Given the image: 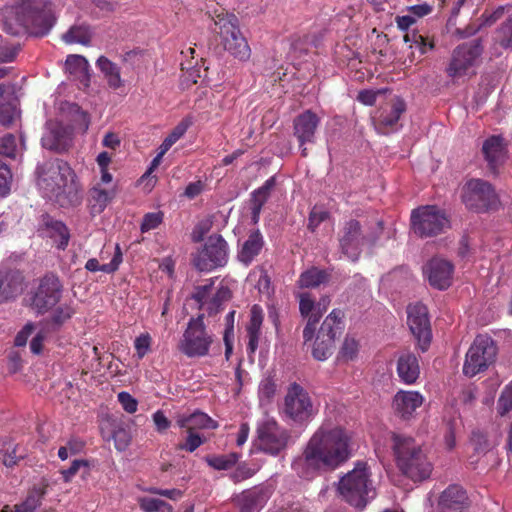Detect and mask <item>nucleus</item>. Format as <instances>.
Here are the masks:
<instances>
[{
	"instance_id": "obj_1",
	"label": "nucleus",
	"mask_w": 512,
	"mask_h": 512,
	"mask_svg": "<svg viewBox=\"0 0 512 512\" xmlns=\"http://www.w3.org/2000/svg\"><path fill=\"white\" fill-rule=\"evenodd\" d=\"M352 457V438L341 426L322 424L310 437L302 454L292 462L301 478L335 471Z\"/></svg>"
},
{
	"instance_id": "obj_2",
	"label": "nucleus",
	"mask_w": 512,
	"mask_h": 512,
	"mask_svg": "<svg viewBox=\"0 0 512 512\" xmlns=\"http://www.w3.org/2000/svg\"><path fill=\"white\" fill-rule=\"evenodd\" d=\"M8 16L4 22L11 35L30 33L44 35L54 23V17L47 0H22L6 9Z\"/></svg>"
},
{
	"instance_id": "obj_3",
	"label": "nucleus",
	"mask_w": 512,
	"mask_h": 512,
	"mask_svg": "<svg viewBox=\"0 0 512 512\" xmlns=\"http://www.w3.org/2000/svg\"><path fill=\"white\" fill-rule=\"evenodd\" d=\"M38 186L50 199L66 198L71 206H78L82 197L74 181L75 174L69 164L60 159L44 162L37 168Z\"/></svg>"
},
{
	"instance_id": "obj_4",
	"label": "nucleus",
	"mask_w": 512,
	"mask_h": 512,
	"mask_svg": "<svg viewBox=\"0 0 512 512\" xmlns=\"http://www.w3.org/2000/svg\"><path fill=\"white\" fill-rule=\"evenodd\" d=\"M392 442L396 466L405 477L413 482H422L430 477L433 464L414 438L393 433Z\"/></svg>"
},
{
	"instance_id": "obj_5",
	"label": "nucleus",
	"mask_w": 512,
	"mask_h": 512,
	"mask_svg": "<svg viewBox=\"0 0 512 512\" xmlns=\"http://www.w3.org/2000/svg\"><path fill=\"white\" fill-rule=\"evenodd\" d=\"M370 476L371 473L367 463L358 461L353 470L340 478L337 490L347 503L362 509L375 496Z\"/></svg>"
},
{
	"instance_id": "obj_6",
	"label": "nucleus",
	"mask_w": 512,
	"mask_h": 512,
	"mask_svg": "<svg viewBox=\"0 0 512 512\" xmlns=\"http://www.w3.org/2000/svg\"><path fill=\"white\" fill-rule=\"evenodd\" d=\"M208 13L220 29L224 49L240 60H247L251 50L239 29L238 18L223 8H217Z\"/></svg>"
},
{
	"instance_id": "obj_7",
	"label": "nucleus",
	"mask_w": 512,
	"mask_h": 512,
	"mask_svg": "<svg viewBox=\"0 0 512 512\" xmlns=\"http://www.w3.org/2000/svg\"><path fill=\"white\" fill-rule=\"evenodd\" d=\"M483 52L484 46L481 38L456 46L446 69L447 75L452 78L475 75V68L480 64Z\"/></svg>"
},
{
	"instance_id": "obj_8",
	"label": "nucleus",
	"mask_w": 512,
	"mask_h": 512,
	"mask_svg": "<svg viewBox=\"0 0 512 512\" xmlns=\"http://www.w3.org/2000/svg\"><path fill=\"white\" fill-rule=\"evenodd\" d=\"M461 199L467 209L476 213L496 210L500 206L494 187L479 178L470 179L464 184Z\"/></svg>"
},
{
	"instance_id": "obj_9",
	"label": "nucleus",
	"mask_w": 512,
	"mask_h": 512,
	"mask_svg": "<svg viewBox=\"0 0 512 512\" xmlns=\"http://www.w3.org/2000/svg\"><path fill=\"white\" fill-rule=\"evenodd\" d=\"M290 437L287 429L267 416L257 422L254 445L263 453L277 456L287 448Z\"/></svg>"
},
{
	"instance_id": "obj_10",
	"label": "nucleus",
	"mask_w": 512,
	"mask_h": 512,
	"mask_svg": "<svg viewBox=\"0 0 512 512\" xmlns=\"http://www.w3.org/2000/svg\"><path fill=\"white\" fill-rule=\"evenodd\" d=\"M344 313L333 309L322 322L312 347V356L318 361L328 359L334 350L335 340L344 330Z\"/></svg>"
},
{
	"instance_id": "obj_11",
	"label": "nucleus",
	"mask_w": 512,
	"mask_h": 512,
	"mask_svg": "<svg viewBox=\"0 0 512 512\" xmlns=\"http://www.w3.org/2000/svg\"><path fill=\"white\" fill-rule=\"evenodd\" d=\"M498 348L495 341L487 334H479L468 349L463 364V373L473 377L488 369L497 356Z\"/></svg>"
},
{
	"instance_id": "obj_12",
	"label": "nucleus",
	"mask_w": 512,
	"mask_h": 512,
	"mask_svg": "<svg viewBox=\"0 0 512 512\" xmlns=\"http://www.w3.org/2000/svg\"><path fill=\"white\" fill-rule=\"evenodd\" d=\"M212 343L213 335L207 331L204 315L201 314L189 319L179 342V350L190 358L204 357L209 353Z\"/></svg>"
},
{
	"instance_id": "obj_13",
	"label": "nucleus",
	"mask_w": 512,
	"mask_h": 512,
	"mask_svg": "<svg viewBox=\"0 0 512 512\" xmlns=\"http://www.w3.org/2000/svg\"><path fill=\"white\" fill-rule=\"evenodd\" d=\"M411 228L420 237H433L449 228V220L444 212L436 205L420 206L412 210Z\"/></svg>"
},
{
	"instance_id": "obj_14",
	"label": "nucleus",
	"mask_w": 512,
	"mask_h": 512,
	"mask_svg": "<svg viewBox=\"0 0 512 512\" xmlns=\"http://www.w3.org/2000/svg\"><path fill=\"white\" fill-rule=\"evenodd\" d=\"M228 244L225 239L219 235L208 237L203 248L193 257V265L201 272H209L227 263Z\"/></svg>"
},
{
	"instance_id": "obj_15",
	"label": "nucleus",
	"mask_w": 512,
	"mask_h": 512,
	"mask_svg": "<svg viewBox=\"0 0 512 512\" xmlns=\"http://www.w3.org/2000/svg\"><path fill=\"white\" fill-rule=\"evenodd\" d=\"M62 284L54 274H46L30 298V307L38 314H44L61 299Z\"/></svg>"
},
{
	"instance_id": "obj_16",
	"label": "nucleus",
	"mask_w": 512,
	"mask_h": 512,
	"mask_svg": "<svg viewBox=\"0 0 512 512\" xmlns=\"http://www.w3.org/2000/svg\"><path fill=\"white\" fill-rule=\"evenodd\" d=\"M338 241L341 252L355 262L358 260L364 244L366 242L374 243L376 238L369 239L363 233L360 222L356 219H350L343 224Z\"/></svg>"
},
{
	"instance_id": "obj_17",
	"label": "nucleus",
	"mask_w": 512,
	"mask_h": 512,
	"mask_svg": "<svg viewBox=\"0 0 512 512\" xmlns=\"http://www.w3.org/2000/svg\"><path fill=\"white\" fill-rule=\"evenodd\" d=\"M284 412L295 422L302 423L313 414V404L308 392L298 383L289 385L284 400Z\"/></svg>"
},
{
	"instance_id": "obj_18",
	"label": "nucleus",
	"mask_w": 512,
	"mask_h": 512,
	"mask_svg": "<svg viewBox=\"0 0 512 512\" xmlns=\"http://www.w3.org/2000/svg\"><path fill=\"white\" fill-rule=\"evenodd\" d=\"M407 323L422 352H426L432 340V330L427 307L422 303L409 305Z\"/></svg>"
},
{
	"instance_id": "obj_19",
	"label": "nucleus",
	"mask_w": 512,
	"mask_h": 512,
	"mask_svg": "<svg viewBox=\"0 0 512 512\" xmlns=\"http://www.w3.org/2000/svg\"><path fill=\"white\" fill-rule=\"evenodd\" d=\"M72 141V129L67 125L57 120H49L46 123V132L41 139L45 149L59 153L65 152L71 147Z\"/></svg>"
},
{
	"instance_id": "obj_20",
	"label": "nucleus",
	"mask_w": 512,
	"mask_h": 512,
	"mask_svg": "<svg viewBox=\"0 0 512 512\" xmlns=\"http://www.w3.org/2000/svg\"><path fill=\"white\" fill-rule=\"evenodd\" d=\"M319 124L320 118L311 110H305L294 118V136L299 142L302 157L308 156V149L305 147V144L314 143Z\"/></svg>"
},
{
	"instance_id": "obj_21",
	"label": "nucleus",
	"mask_w": 512,
	"mask_h": 512,
	"mask_svg": "<svg viewBox=\"0 0 512 512\" xmlns=\"http://www.w3.org/2000/svg\"><path fill=\"white\" fill-rule=\"evenodd\" d=\"M423 272L432 287L438 290H445L452 283L454 265L447 259L433 257L426 263Z\"/></svg>"
},
{
	"instance_id": "obj_22",
	"label": "nucleus",
	"mask_w": 512,
	"mask_h": 512,
	"mask_svg": "<svg viewBox=\"0 0 512 512\" xmlns=\"http://www.w3.org/2000/svg\"><path fill=\"white\" fill-rule=\"evenodd\" d=\"M24 279L20 270L0 267V304L16 299L23 292Z\"/></svg>"
},
{
	"instance_id": "obj_23",
	"label": "nucleus",
	"mask_w": 512,
	"mask_h": 512,
	"mask_svg": "<svg viewBox=\"0 0 512 512\" xmlns=\"http://www.w3.org/2000/svg\"><path fill=\"white\" fill-rule=\"evenodd\" d=\"M271 494V490L264 486H255L244 490L235 498L239 512H260Z\"/></svg>"
},
{
	"instance_id": "obj_24",
	"label": "nucleus",
	"mask_w": 512,
	"mask_h": 512,
	"mask_svg": "<svg viewBox=\"0 0 512 512\" xmlns=\"http://www.w3.org/2000/svg\"><path fill=\"white\" fill-rule=\"evenodd\" d=\"M424 397L417 391H398L392 401V407L400 418L409 420L423 404Z\"/></svg>"
},
{
	"instance_id": "obj_25",
	"label": "nucleus",
	"mask_w": 512,
	"mask_h": 512,
	"mask_svg": "<svg viewBox=\"0 0 512 512\" xmlns=\"http://www.w3.org/2000/svg\"><path fill=\"white\" fill-rule=\"evenodd\" d=\"M482 153L491 173L497 174L498 168L505 162L507 157L504 139L501 136H490L483 143Z\"/></svg>"
},
{
	"instance_id": "obj_26",
	"label": "nucleus",
	"mask_w": 512,
	"mask_h": 512,
	"mask_svg": "<svg viewBox=\"0 0 512 512\" xmlns=\"http://www.w3.org/2000/svg\"><path fill=\"white\" fill-rule=\"evenodd\" d=\"M441 512H460L468 505L466 491L457 484L449 485L438 501Z\"/></svg>"
},
{
	"instance_id": "obj_27",
	"label": "nucleus",
	"mask_w": 512,
	"mask_h": 512,
	"mask_svg": "<svg viewBox=\"0 0 512 512\" xmlns=\"http://www.w3.org/2000/svg\"><path fill=\"white\" fill-rule=\"evenodd\" d=\"M397 374L400 380L407 384H414L420 375L418 358L410 351H403L397 359Z\"/></svg>"
},
{
	"instance_id": "obj_28",
	"label": "nucleus",
	"mask_w": 512,
	"mask_h": 512,
	"mask_svg": "<svg viewBox=\"0 0 512 512\" xmlns=\"http://www.w3.org/2000/svg\"><path fill=\"white\" fill-rule=\"evenodd\" d=\"M115 197L113 190L100 187V183L93 185L87 193V207L92 216L101 214L111 200Z\"/></svg>"
},
{
	"instance_id": "obj_29",
	"label": "nucleus",
	"mask_w": 512,
	"mask_h": 512,
	"mask_svg": "<svg viewBox=\"0 0 512 512\" xmlns=\"http://www.w3.org/2000/svg\"><path fill=\"white\" fill-rule=\"evenodd\" d=\"M263 319L262 308L259 305H253L250 310V320L246 327L248 337L247 353L249 355L254 354L258 348Z\"/></svg>"
},
{
	"instance_id": "obj_30",
	"label": "nucleus",
	"mask_w": 512,
	"mask_h": 512,
	"mask_svg": "<svg viewBox=\"0 0 512 512\" xmlns=\"http://www.w3.org/2000/svg\"><path fill=\"white\" fill-rule=\"evenodd\" d=\"M275 185L276 178L275 176H271L263 183L261 187L252 192L250 199V209L252 214V221L254 223H257L259 221L262 208L268 201Z\"/></svg>"
},
{
	"instance_id": "obj_31",
	"label": "nucleus",
	"mask_w": 512,
	"mask_h": 512,
	"mask_svg": "<svg viewBox=\"0 0 512 512\" xmlns=\"http://www.w3.org/2000/svg\"><path fill=\"white\" fill-rule=\"evenodd\" d=\"M46 488L47 484L34 486L28 491L24 501L14 505L13 508H11L9 505H5L1 512H35V510L42 503V500L46 494Z\"/></svg>"
},
{
	"instance_id": "obj_32",
	"label": "nucleus",
	"mask_w": 512,
	"mask_h": 512,
	"mask_svg": "<svg viewBox=\"0 0 512 512\" xmlns=\"http://www.w3.org/2000/svg\"><path fill=\"white\" fill-rule=\"evenodd\" d=\"M177 425L185 428L187 431H195L196 429H215L218 424L206 413L195 411L189 415L182 414L177 417Z\"/></svg>"
},
{
	"instance_id": "obj_33",
	"label": "nucleus",
	"mask_w": 512,
	"mask_h": 512,
	"mask_svg": "<svg viewBox=\"0 0 512 512\" xmlns=\"http://www.w3.org/2000/svg\"><path fill=\"white\" fill-rule=\"evenodd\" d=\"M406 105L401 99L394 100L388 109H383L379 115V128L383 133L393 131L401 117L405 112Z\"/></svg>"
},
{
	"instance_id": "obj_34",
	"label": "nucleus",
	"mask_w": 512,
	"mask_h": 512,
	"mask_svg": "<svg viewBox=\"0 0 512 512\" xmlns=\"http://www.w3.org/2000/svg\"><path fill=\"white\" fill-rule=\"evenodd\" d=\"M264 239L259 230L251 231L239 251L238 258L245 265H249L263 249Z\"/></svg>"
},
{
	"instance_id": "obj_35",
	"label": "nucleus",
	"mask_w": 512,
	"mask_h": 512,
	"mask_svg": "<svg viewBox=\"0 0 512 512\" xmlns=\"http://www.w3.org/2000/svg\"><path fill=\"white\" fill-rule=\"evenodd\" d=\"M43 225L45 226L48 235L54 240L58 249L64 250L69 243L70 233L67 226L62 222L53 219L49 215L43 217Z\"/></svg>"
},
{
	"instance_id": "obj_36",
	"label": "nucleus",
	"mask_w": 512,
	"mask_h": 512,
	"mask_svg": "<svg viewBox=\"0 0 512 512\" xmlns=\"http://www.w3.org/2000/svg\"><path fill=\"white\" fill-rule=\"evenodd\" d=\"M66 71L74 76L76 79H79L80 82L84 86H88L89 84V73L88 68L89 64L87 59L81 55H68L65 61Z\"/></svg>"
},
{
	"instance_id": "obj_37",
	"label": "nucleus",
	"mask_w": 512,
	"mask_h": 512,
	"mask_svg": "<svg viewBox=\"0 0 512 512\" xmlns=\"http://www.w3.org/2000/svg\"><path fill=\"white\" fill-rule=\"evenodd\" d=\"M96 66L104 75L110 88L116 90L123 86L118 65L105 56H100L96 61Z\"/></svg>"
},
{
	"instance_id": "obj_38",
	"label": "nucleus",
	"mask_w": 512,
	"mask_h": 512,
	"mask_svg": "<svg viewBox=\"0 0 512 512\" xmlns=\"http://www.w3.org/2000/svg\"><path fill=\"white\" fill-rule=\"evenodd\" d=\"M329 278L330 274L326 270L312 267L300 274L297 283L300 288H316L328 282Z\"/></svg>"
},
{
	"instance_id": "obj_39",
	"label": "nucleus",
	"mask_w": 512,
	"mask_h": 512,
	"mask_svg": "<svg viewBox=\"0 0 512 512\" xmlns=\"http://www.w3.org/2000/svg\"><path fill=\"white\" fill-rule=\"evenodd\" d=\"M330 301L331 300L329 296L321 297L316 305L317 312H315V314H311L310 317L308 318L303 330V339L305 344L314 338L317 324L323 312L327 310Z\"/></svg>"
},
{
	"instance_id": "obj_40",
	"label": "nucleus",
	"mask_w": 512,
	"mask_h": 512,
	"mask_svg": "<svg viewBox=\"0 0 512 512\" xmlns=\"http://www.w3.org/2000/svg\"><path fill=\"white\" fill-rule=\"evenodd\" d=\"M68 113L70 114V123L66 124L74 131L85 133L90 124V117L87 112L83 111L77 104H68Z\"/></svg>"
},
{
	"instance_id": "obj_41",
	"label": "nucleus",
	"mask_w": 512,
	"mask_h": 512,
	"mask_svg": "<svg viewBox=\"0 0 512 512\" xmlns=\"http://www.w3.org/2000/svg\"><path fill=\"white\" fill-rule=\"evenodd\" d=\"M404 41L410 43V48H416L419 50L420 55H424L435 48L434 39L422 35L419 31L412 30L407 32L404 36Z\"/></svg>"
},
{
	"instance_id": "obj_42",
	"label": "nucleus",
	"mask_w": 512,
	"mask_h": 512,
	"mask_svg": "<svg viewBox=\"0 0 512 512\" xmlns=\"http://www.w3.org/2000/svg\"><path fill=\"white\" fill-rule=\"evenodd\" d=\"M493 46L512 50V17L503 22L494 32Z\"/></svg>"
},
{
	"instance_id": "obj_43",
	"label": "nucleus",
	"mask_w": 512,
	"mask_h": 512,
	"mask_svg": "<svg viewBox=\"0 0 512 512\" xmlns=\"http://www.w3.org/2000/svg\"><path fill=\"white\" fill-rule=\"evenodd\" d=\"M91 31L89 26L86 25H74L63 34L62 39L67 44H82L88 45L91 41Z\"/></svg>"
},
{
	"instance_id": "obj_44",
	"label": "nucleus",
	"mask_w": 512,
	"mask_h": 512,
	"mask_svg": "<svg viewBox=\"0 0 512 512\" xmlns=\"http://www.w3.org/2000/svg\"><path fill=\"white\" fill-rule=\"evenodd\" d=\"M192 125V120L189 117L183 118L171 131V133L164 139L160 148V156H163L170 147L184 136L188 128Z\"/></svg>"
},
{
	"instance_id": "obj_45",
	"label": "nucleus",
	"mask_w": 512,
	"mask_h": 512,
	"mask_svg": "<svg viewBox=\"0 0 512 512\" xmlns=\"http://www.w3.org/2000/svg\"><path fill=\"white\" fill-rule=\"evenodd\" d=\"M18 445L13 444L11 441H0V454H2L3 464L7 467H12L23 458L22 454H18Z\"/></svg>"
},
{
	"instance_id": "obj_46",
	"label": "nucleus",
	"mask_w": 512,
	"mask_h": 512,
	"mask_svg": "<svg viewBox=\"0 0 512 512\" xmlns=\"http://www.w3.org/2000/svg\"><path fill=\"white\" fill-rule=\"evenodd\" d=\"M75 314V309L70 304H62L58 306L50 316L49 323L54 329H59Z\"/></svg>"
},
{
	"instance_id": "obj_47",
	"label": "nucleus",
	"mask_w": 512,
	"mask_h": 512,
	"mask_svg": "<svg viewBox=\"0 0 512 512\" xmlns=\"http://www.w3.org/2000/svg\"><path fill=\"white\" fill-rule=\"evenodd\" d=\"M138 504L144 512H172L173 507L167 502L150 497L138 498Z\"/></svg>"
},
{
	"instance_id": "obj_48",
	"label": "nucleus",
	"mask_w": 512,
	"mask_h": 512,
	"mask_svg": "<svg viewBox=\"0 0 512 512\" xmlns=\"http://www.w3.org/2000/svg\"><path fill=\"white\" fill-rule=\"evenodd\" d=\"M206 461L209 466L217 470H227L236 464L238 461V454L230 453L228 455L207 457Z\"/></svg>"
},
{
	"instance_id": "obj_49",
	"label": "nucleus",
	"mask_w": 512,
	"mask_h": 512,
	"mask_svg": "<svg viewBox=\"0 0 512 512\" xmlns=\"http://www.w3.org/2000/svg\"><path fill=\"white\" fill-rule=\"evenodd\" d=\"M512 411V380L502 390L497 401V412L504 416Z\"/></svg>"
},
{
	"instance_id": "obj_50",
	"label": "nucleus",
	"mask_w": 512,
	"mask_h": 512,
	"mask_svg": "<svg viewBox=\"0 0 512 512\" xmlns=\"http://www.w3.org/2000/svg\"><path fill=\"white\" fill-rule=\"evenodd\" d=\"M330 217V213L320 207L314 206L308 217V225L307 228L311 232H315L319 225L326 221Z\"/></svg>"
},
{
	"instance_id": "obj_51",
	"label": "nucleus",
	"mask_w": 512,
	"mask_h": 512,
	"mask_svg": "<svg viewBox=\"0 0 512 512\" xmlns=\"http://www.w3.org/2000/svg\"><path fill=\"white\" fill-rule=\"evenodd\" d=\"M164 219V213L162 211L149 212L143 216L140 230L142 233L156 229Z\"/></svg>"
},
{
	"instance_id": "obj_52",
	"label": "nucleus",
	"mask_w": 512,
	"mask_h": 512,
	"mask_svg": "<svg viewBox=\"0 0 512 512\" xmlns=\"http://www.w3.org/2000/svg\"><path fill=\"white\" fill-rule=\"evenodd\" d=\"M16 150V137L13 134L8 133L0 138V155L14 159Z\"/></svg>"
},
{
	"instance_id": "obj_53",
	"label": "nucleus",
	"mask_w": 512,
	"mask_h": 512,
	"mask_svg": "<svg viewBox=\"0 0 512 512\" xmlns=\"http://www.w3.org/2000/svg\"><path fill=\"white\" fill-rule=\"evenodd\" d=\"M152 337L149 333H142L136 337L134 341V347L138 359H142L151 350Z\"/></svg>"
},
{
	"instance_id": "obj_54",
	"label": "nucleus",
	"mask_w": 512,
	"mask_h": 512,
	"mask_svg": "<svg viewBox=\"0 0 512 512\" xmlns=\"http://www.w3.org/2000/svg\"><path fill=\"white\" fill-rule=\"evenodd\" d=\"M359 344L352 337H346L340 350V357L345 360H352L358 354Z\"/></svg>"
},
{
	"instance_id": "obj_55",
	"label": "nucleus",
	"mask_w": 512,
	"mask_h": 512,
	"mask_svg": "<svg viewBox=\"0 0 512 512\" xmlns=\"http://www.w3.org/2000/svg\"><path fill=\"white\" fill-rule=\"evenodd\" d=\"M188 436L186 440L178 444L179 450H185L187 452H194L198 447L204 443V439L194 431H187Z\"/></svg>"
},
{
	"instance_id": "obj_56",
	"label": "nucleus",
	"mask_w": 512,
	"mask_h": 512,
	"mask_svg": "<svg viewBox=\"0 0 512 512\" xmlns=\"http://www.w3.org/2000/svg\"><path fill=\"white\" fill-rule=\"evenodd\" d=\"M12 173L9 166L0 160V194L6 196L10 192Z\"/></svg>"
},
{
	"instance_id": "obj_57",
	"label": "nucleus",
	"mask_w": 512,
	"mask_h": 512,
	"mask_svg": "<svg viewBox=\"0 0 512 512\" xmlns=\"http://www.w3.org/2000/svg\"><path fill=\"white\" fill-rule=\"evenodd\" d=\"M470 441L474 445L475 450L478 452L486 451L489 448L488 435L483 430H473L471 433Z\"/></svg>"
},
{
	"instance_id": "obj_58",
	"label": "nucleus",
	"mask_w": 512,
	"mask_h": 512,
	"mask_svg": "<svg viewBox=\"0 0 512 512\" xmlns=\"http://www.w3.org/2000/svg\"><path fill=\"white\" fill-rule=\"evenodd\" d=\"M314 299L311 297L309 293H302L299 296V311L303 317H310L315 309Z\"/></svg>"
},
{
	"instance_id": "obj_59",
	"label": "nucleus",
	"mask_w": 512,
	"mask_h": 512,
	"mask_svg": "<svg viewBox=\"0 0 512 512\" xmlns=\"http://www.w3.org/2000/svg\"><path fill=\"white\" fill-rule=\"evenodd\" d=\"M115 448L119 451L125 450L130 444V436L124 428H117L112 432Z\"/></svg>"
},
{
	"instance_id": "obj_60",
	"label": "nucleus",
	"mask_w": 512,
	"mask_h": 512,
	"mask_svg": "<svg viewBox=\"0 0 512 512\" xmlns=\"http://www.w3.org/2000/svg\"><path fill=\"white\" fill-rule=\"evenodd\" d=\"M213 282L209 284L201 285L196 287L192 298L199 304V308L202 309L207 304V299L212 289Z\"/></svg>"
},
{
	"instance_id": "obj_61",
	"label": "nucleus",
	"mask_w": 512,
	"mask_h": 512,
	"mask_svg": "<svg viewBox=\"0 0 512 512\" xmlns=\"http://www.w3.org/2000/svg\"><path fill=\"white\" fill-rule=\"evenodd\" d=\"M117 397H118V401L121 404L122 408L127 413L132 414L137 411L138 402L128 392H125V391L120 392Z\"/></svg>"
},
{
	"instance_id": "obj_62",
	"label": "nucleus",
	"mask_w": 512,
	"mask_h": 512,
	"mask_svg": "<svg viewBox=\"0 0 512 512\" xmlns=\"http://www.w3.org/2000/svg\"><path fill=\"white\" fill-rule=\"evenodd\" d=\"M145 53L143 50L134 49L126 52L123 55V62L130 65L132 68L140 66L144 60Z\"/></svg>"
},
{
	"instance_id": "obj_63",
	"label": "nucleus",
	"mask_w": 512,
	"mask_h": 512,
	"mask_svg": "<svg viewBox=\"0 0 512 512\" xmlns=\"http://www.w3.org/2000/svg\"><path fill=\"white\" fill-rule=\"evenodd\" d=\"M35 329V325L32 322H28L25 326L17 333L14 344L17 347H24L27 344L28 338L31 336Z\"/></svg>"
},
{
	"instance_id": "obj_64",
	"label": "nucleus",
	"mask_w": 512,
	"mask_h": 512,
	"mask_svg": "<svg viewBox=\"0 0 512 512\" xmlns=\"http://www.w3.org/2000/svg\"><path fill=\"white\" fill-rule=\"evenodd\" d=\"M153 422L156 426V430L160 433L166 431L170 425V420L165 416L164 412L161 410H157L153 416Z\"/></svg>"
}]
</instances>
